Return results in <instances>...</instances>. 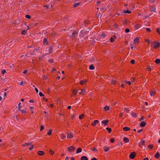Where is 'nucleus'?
Listing matches in <instances>:
<instances>
[{
	"label": "nucleus",
	"instance_id": "f257e3e1",
	"mask_svg": "<svg viewBox=\"0 0 160 160\" xmlns=\"http://www.w3.org/2000/svg\"><path fill=\"white\" fill-rule=\"evenodd\" d=\"M160 46V43L156 41H155L154 42H152L151 45V47H153L154 48H158Z\"/></svg>",
	"mask_w": 160,
	"mask_h": 160
},
{
	"label": "nucleus",
	"instance_id": "f03ea898",
	"mask_svg": "<svg viewBox=\"0 0 160 160\" xmlns=\"http://www.w3.org/2000/svg\"><path fill=\"white\" fill-rule=\"evenodd\" d=\"M135 153L134 152H131L129 156V158L131 159H133L135 156Z\"/></svg>",
	"mask_w": 160,
	"mask_h": 160
},
{
	"label": "nucleus",
	"instance_id": "7ed1b4c3",
	"mask_svg": "<svg viewBox=\"0 0 160 160\" xmlns=\"http://www.w3.org/2000/svg\"><path fill=\"white\" fill-rule=\"evenodd\" d=\"M75 149V148L73 146H70L68 148V151H69L73 152Z\"/></svg>",
	"mask_w": 160,
	"mask_h": 160
},
{
	"label": "nucleus",
	"instance_id": "20e7f679",
	"mask_svg": "<svg viewBox=\"0 0 160 160\" xmlns=\"http://www.w3.org/2000/svg\"><path fill=\"white\" fill-rule=\"evenodd\" d=\"M52 46L50 47L46 51L48 52V53H46L45 55H47L48 54H50L52 52Z\"/></svg>",
	"mask_w": 160,
	"mask_h": 160
},
{
	"label": "nucleus",
	"instance_id": "39448f33",
	"mask_svg": "<svg viewBox=\"0 0 160 160\" xmlns=\"http://www.w3.org/2000/svg\"><path fill=\"white\" fill-rule=\"evenodd\" d=\"M73 136L72 133L71 132L68 133L67 134V137L68 138H72Z\"/></svg>",
	"mask_w": 160,
	"mask_h": 160
},
{
	"label": "nucleus",
	"instance_id": "423d86ee",
	"mask_svg": "<svg viewBox=\"0 0 160 160\" xmlns=\"http://www.w3.org/2000/svg\"><path fill=\"white\" fill-rule=\"evenodd\" d=\"M156 92V91L155 90H151L150 91V96H152L155 95Z\"/></svg>",
	"mask_w": 160,
	"mask_h": 160
},
{
	"label": "nucleus",
	"instance_id": "0eeeda50",
	"mask_svg": "<svg viewBox=\"0 0 160 160\" xmlns=\"http://www.w3.org/2000/svg\"><path fill=\"white\" fill-rule=\"evenodd\" d=\"M150 10L151 12H156V8L155 7L151 6L150 8Z\"/></svg>",
	"mask_w": 160,
	"mask_h": 160
},
{
	"label": "nucleus",
	"instance_id": "6e6552de",
	"mask_svg": "<svg viewBox=\"0 0 160 160\" xmlns=\"http://www.w3.org/2000/svg\"><path fill=\"white\" fill-rule=\"evenodd\" d=\"M37 154L39 155L42 156L44 154V152L43 151H39L37 152Z\"/></svg>",
	"mask_w": 160,
	"mask_h": 160
},
{
	"label": "nucleus",
	"instance_id": "1a4fd4ad",
	"mask_svg": "<svg viewBox=\"0 0 160 160\" xmlns=\"http://www.w3.org/2000/svg\"><path fill=\"white\" fill-rule=\"evenodd\" d=\"M98 122V120H94L93 122L92 123V125L93 126H95Z\"/></svg>",
	"mask_w": 160,
	"mask_h": 160
},
{
	"label": "nucleus",
	"instance_id": "9d476101",
	"mask_svg": "<svg viewBox=\"0 0 160 160\" xmlns=\"http://www.w3.org/2000/svg\"><path fill=\"white\" fill-rule=\"evenodd\" d=\"M144 141L142 140L139 142V146L142 147L143 145H144Z\"/></svg>",
	"mask_w": 160,
	"mask_h": 160
},
{
	"label": "nucleus",
	"instance_id": "9b49d317",
	"mask_svg": "<svg viewBox=\"0 0 160 160\" xmlns=\"http://www.w3.org/2000/svg\"><path fill=\"white\" fill-rule=\"evenodd\" d=\"M139 38L138 37H137L133 41L135 44H137L139 42Z\"/></svg>",
	"mask_w": 160,
	"mask_h": 160
},
{
	"label": "nucleus",
	"instance_id": "f8f14e48",
	"mask_svg": "<svg viewBox=\"0 0 160 160\" xmlns=\"http://www.w3.org/2000/svg\"><path fill=\"white\" fill-rule=\"evenodd\" d=\"M108 122V120L106 119V120H104L102 121V123L104 124L105 126L107 125Z\"/></svg>",
	"mask_w": 160,
	"mask_h": 160
},
{
	"label": "nucleus",
	"instance_id": "ddd939ff",
	"mask_svg": "<svg viewBox=\"0 0 160 160\" xmlns=\"http://www.w3.org/2000/svg\"><path fill=\"white\" fill-rule=\"evenodd\" d=\"M123 141L125 143H127L129 141V139L126 137H124L123 138Z\"/></svg>",
	"mask_w": 160,
	"mask_h": 160
},
{
	"label": "nucleus",
	"instance_id": "4468645a",
	"mask_svg": "<svg viewBox=\"0 0 160 160\" xmlns=\"http://www.w3.org/2000/svg\"><path fill=\"white\" fill-rule=\"evenodd\" d=\"M146 125V122H145L144 121H142V122H141V123L140 124V126L141 127H143L145 126Z\"/></svg>",
	"mask_w": 160,
	"mask_h": 160
},
{
	"label": "nucleus",
	"instance_id": "2eb2a0df",
	"mask_svg": "<svg viewBox=\"0 0 160 160\" xmlns=\"http://www.w3.org/2000/svg\"><path fill=\"white\" fill-rule=\"evenodd\" d=\"M116 79L114 78H113L112 80H111V83L112 84H115V83H116Z\"/></svg>",
	"mask_w": 160,
	"mask_h": 160
},
{
	"label": "nucleus",
	"instance_id": "dca6fc26",
	"mask_svg": "<svg viewBox=\"0 0 160 160\" xmlns=\"http://www.w3.org/2000/svg\"><path fill=\"white\" fill-rule=\"evenodd\" d=\"M123 130L125 131H128L130 130V128L128 127H125L123 128Z\"/></svg>",
	"mask_w": 160,
	"mask_h": 160
},
{
	"label": "nucleus",
	"instance_id": "f3484780",
	"mask_svg": "<svg viewBox=\"0 0 160 160\" xmlns=\"http://www.w3.org/2000/svg\"><path fill=\"white\" fill-rule=\"evenodd\" d=\"M88 158L86 156H83L81 158V160H88Z\"/></svg>",
	"mask_w": 160,
	"mask_h": 160
},
{
	"label": "nucleus",
	"instance_id": "a211bd4d",
	"mask_svg": "<svg viewBox=\"0 0 160 160\" xmlns=\"http://www.w3.org/2000/svg\"><path fill=\"white\" fill-rule=\"evenodd\" d=\"M87 81L86 79L81 80L80 82V84L81 85L84 84Z\"/></svg>",
	"mask_w": 160,
	"mask_h": 160
},
{
	"label": "nucleus",
	"instance_id": "6ab92c4d",
	"mask_svg": "<svg viewBox=\"0 0 160 160\" xmlns=\"http://www.w3.org/2000/svg\"><path fill=\"white\" fill-rule=\"evenodd\" d=\"M31 145V143L30 142H28L27 143H25L23 146L26 147H28L29 146H30Z\"/></svg>",
	"mask_w": 160,
	"mask_h": 160
},
{
	"label": "nucleus",
	"instance_id": "aec40b11",
	"mask_svg": "<svg viewBox=\"0 0 160 160\" xmlns=\"http://www.w3.org/2000/svg\"><path fill=\"white\" fill-rule=\"evenodd\" d=\"M103 149L104 150V151L106 152H107L109 151V147H107V146H105L103 148Z\"/></svg>",
	"mask_w": 160,
	"mask_h": 160
},
{
	"label": "nucleus",
	"instance_id": "412c9836",
	"mask_svg": "<svg viewBox=\"0 0 160 160\" xmlns=\"http://www.w3.org/2000/svg\"><path fill=\"white\" fill-rule=\"evenodd\" d=\"M80 94L84 95L85 93V91L83 89H81V92H79Z\"/></svg>",
	"mask_w": 160,
	"mask_h": 160
},
{
	"label": "nucleus",
	"instance_id": "4be33fe9",
	"mask_svg": "<svg viewBox=\"0 0 160 160\" xmlns=\"http://www.w3.org/2000/svg\"><path fill=\"white\" fill-rule=\"evenodd\" d=\"M155 157L156 158H158L159 157V153L158 152L157 153L154 155Z\"/></svg>",
	"mask_w": 160,
	"mask_h": 160
},
{
	"label": "nucleus",
	"instance_id": "5701e85b",
	"mask_svg": "<svg viewBox=\"0 0 160 160\" xmlns=\"http://www.w3.org/2000/svg\"><path fill=\"white\" fill-rule=\"evenodd\" d=\"M77 35V33L76 32L74 31L72 34V36L73 37H76Z\"/></svg>",
	"mask_w": 160,
	"mask_h": 160
},
{
	"label": "nucleus",
	"instance_id": "b1692460",
	"mask_svg": "<svg viewBox=\"0 0 160 160\" xmlns=\"http://www.w3.org/2000/svg\"><path fill=\"white\" fill-rule=\"evenodd\" d=\"M82 151V149L81 148H78L77 149L76 153H78L81 152Z\"/></svg>",
	"mask_w": 160,
	"mask_h": 160
},
{
	"label": "nucleus",
	"instance_id": "393cba45",
	"mask_svg": "<svg viewBox=\"0 0 160 160\" xmlns=\"http://www.w3.org/2000/svg\"><path fill=\"white\" fill-rule=\"evenodd\" d=\"M89 68L90 70H93L94 69V67L93 65H91L89 66Z\"/></svg>",
	"mask_w": 160,
	"mask_h": 160
},
{
	"label": "nucleus",
	"instance_id": "a878e982",
	"mask_svg": "<svg viewBox=\"0 0 160 160\" xmlns=\"http://www.w3.org/2000/svg\"><path fill=\"white\" fill-rule=\"evenodd\" d=\"M78 92V91L76 90H74L72 92V93L74 95H76Z\"/></svg>",
	"mask_w": 160,
	"mask_h": 160
},
{
	"label": "nucleus",
	"instance_id": "bb28decb",
	"mask_svg": "<svg viewBox=\"0 0 160 160\" xmlns=\"http://www.w3.org/2000/svg\"><path fill=\"white\" fill-rule=\"evenodd\" d=\"M43 43L44 44H46V45H47L48 41H47V39L46 38H44Z\"/></svg>",
	"mask_w": 160,
	"mask_h": 160
},
{
	"label": "nucleus",
	"instance_id": "cd10ccee",
	"mask_svg": "<svg viewBox=\"0 0 160 160\" xmlns=\"http://www.w3.org/2000/svg\"><path fill=\"white\" fill-rule=\"evenodd\" d=\"M61 138L62 139H63L66 138V136L64 134H61Z\"/></svg>",
	"mask_w": 160,
	"mask_h": 160
},
{
	"label": "nucleus",
	"instance_id": "c85d7f7f",
	"mask_svg": "<svg viewBox=\"0 0 160 160\" xmlns=\"http://www.w3.org/2000/svg\"><path fill=\"white\" fill-rule=\"evenodd\" d=\"M131 116H132V117H133L134 118H136L137 117V115H136V113H134V112H132L131 113Z\"/></svg>",
	"mask_w": 160,
	"mask_h": 160
},
{
	"label": "nucleus",
	"instance_id": "c756f323",
	"mask_svg": "<svg viewBox=\"0 0 160 160\" xmlns=\"http://www.w3.org/2000/svg\"><path fill=\"white\" fill-rule=\"evenodd\" d=\"M80 2H78L77 3H75L73 5V7L74 8H76L77 7L78 5H79L80 4Z\"/></svg>",
	"mask_w": 160,
	"mask_h": 160
},
{
	"label": "nucleus",
	"instance_id": "7c9ffc66",
	"mask_svg": "<svg viewBox=\"0 0 160 160\" xmlns=\"http://www.w3.org/2000/svg\"><path fill=\"white\" fill-rule=\"evenodd\" d=\"M155 62L156 63L158 64L160 63V59H157Z\"/></svg>",
	"mask_w": 160,
	"mask_h": 160
},
{
	"label": "nucleus",
	"instance_id": "2f4dec72",
	"mask_svg": "<svg viewBox=\"0 0 160 160\" xmlns=\"http://www.w3.org/2000/svg\"><path fill=\"white\" fill-rule=\"evenodd\" d=\"M105 36L106 35L105 34L102 33L100 35L101 38H103L105 37Z\"/></svg>",
	"mask_w": 160,
	"mask_h": 160
},
{
	"label": "nucleus",
	"instance_id": "473e14b6",
	"mask_svg": "<svg viewBox=\"0 0 160 160\" xmlns=\"http://www.w3.org/2000/svg\"><path fill=\"white\" fill-rule=\"evenodd\" d=\"M52 132V130L50 129L49 130V131L47 132V134L48 135H50L51 134Z\"/></svg>",
	"mask_w": 160,
	"mask_h": 160
},
{
	"label": "nucleus",
	"instance_id": "72a5a7b5",
	"mask_svg": "<svg viewBox=\"0 0 160 160\" xmlns=\"http://www.w3.org/2000/svg\"><path fill=\"white\" fill-rule=\"evenodd\" d=\"M106 129L108 131L109 133H110L111 132L112 130L110 128H107Z\"/></svg>",
	"mask_w": 160,
	"mask_h": 160
},
{
	"label": "nucleus",
	"instance_id": "f704fd0d",
	"mask_svg": "<svg viewBox=\"0 0 160 160\" xmlns=\"http://www.w3.org/2000/svg\"><path fill=\"white\" fill-rule=\"evenodd\" d=\"M21 112L25 114V113L26 112V110H21V108H20V110H19Z\"/></svg>",
	"mask_w": 160,
	"mask_h": 160
},
{
	"label": "nucleus",
	"instance_id": "c9c22d12",
	"mask_svg": "<svg viewBox=\"0 0 160 160\" xmlns=\"http://www.w3.org/2000/svg\"><path fill=\"white\" fill-rule=\"evenodd\" d=\"M104 109L105 111H107L109 109V107L108 106H106L104 107Z\"/></svg>",
	"mask_w": 160,
	"mask_h": 160
},
{
	"label": "nucleus",
	"instance_id": "e433bc0d",
	"mask_svg": "<svg viewBox=\"0 0 160 160\" xmlns=\"http://www.w3.org/2000/svg\"><path fill=\"white\" fill-rule=\"evenodd\" d=\"M125 82L127 83V84H128L129 85H131V82H130V81H125Z\"/></svg>",
	"mask_w": 160,
	"mask_h": 160
},
{
	"label": "nucleus",
	"instance_id": "4c0bfd02",
	"mask_svg": "<svg viewBox=\"0 0 160 160\" xmlns=\"http://www.w3.org/2000/svg\"><path fill=\"white\" fill-rule=\"evenodd\" d=\"M26 33V31L25 30H23L22 32V35H25Z\"/></svg>",
	"mask_w": 160,
	"mask_h": 160
},
{
	"label": "nucleus",
	"instance_id": "58836bf2",
	"mask_svg": "<svg viewBox=\"0 0 160 160\" xmlns=\"http://www.w3.org/2000/svg\"><path fill=\"white\" fill-rule=\"evenodd\" d=\"M84 117V115L83 114H81V115H80L79 116V119H82Z\"/></svg>",
	"mask_w": 160,
	"mask_h": 160
},
{
	"label": "nucleus",
	"instance_id": "ea45409f",
	"mask_svg": "<svg viewBox=\"0 0 160 160\" xmlns=\"http://www.w3.org/2000/svg\"><path fill=\"white\" fill-rule=\"evenodd\" d=\"M124 111L127 113H128L129 111V110L126 108H125L124 109Z\"/></svg>",
	"mask_w": 160,
	"mask_h": 160
},
{
	"label": "nucleus",
	"instance_id": "a19ab883",
	"mask_svg": "<svg viewBox=\"0 0 160 160\" xmlns=\"http://www.w3.org/2000/svg\"><path fill=\"white\" fill-rule=\"evenodd\" d=\"M25 82H24L23 81H21L19 84L21 85H24L25 84Z\"/></svg>",
	"mask_w": 160,
	"mask_h": 160
},
{
	"label": "nucleus",
	"instance_id": "79ce46f5",
	"mask_svg": "<svg viewBox=\"0 0 160 160\" xmlns=\"http://www.w3.org/2000/svg\"><path fill=\"white\" fill-rule=\"evenodd\" d=\"M110 41L111 42H113L114 41V38L113 37L111 38Z\"/></svg>",
	"mask_w": 160,
	"mask_h": 160
},
{
	"label": "nucleus",
	"instance_id": "37998d69",
	"mask_svg": "<svg viewBox=\"0 0 160 160\" xmlns=\"http://www.w3.org/2000/svg\"><path fill=\"white\" fill-rule=\"evenodd\" d=\"M53 62V59H51L49 60V62L52 63Z\"/></svg>",
	"mask_w": 160,
	"mask_h": 160
},
{
	"label": "nucleus",
	"instance_id": "c03bdc74",
	"mask_svg": "<svg viewBox=\"0 0 160 160\" xmlns=\"http://www.w3.org/2000/svg\"><path fill=\"white\" fill-rule=\"evenodd\" d=\"M49 152L52 155L54 153V151L52 150H50L49 151Z\"/></svg>",
	"mask_w": 160,
	"mask_h": 160
},
{
	"label": "nucleus",
	"instance_id": "a18cd8bd",
	"mask_svg": "<svg viewBox=\"0 0 160 160\" xmlns=\"http://www.w3.org/2000/svg\"><path fill=\"white\" fill-rule=\"evenodd\" d=\"M39 94L40 97H42L44 96V94L41 92H40Z\"/></svg>",
	"mask_w": 160,
	"mask_h": 160
},
{
	"label": "nucleus",
	"instance_id": "49530a36",
	"mask_svg": "<svg viewBox=\"0 0 160 160\" xmlns=\"http://www.w3.org/2000/svg\"><path fill=\"white\" fill-rule=\"evenodd\" d=\"M156 0H148L149 2H150L151 3H154Z\"/></svg>",
	"mask_w": 160,
	"mask_h": 160
},
{
	"label": "nucleus",
	"instance_id": "de8ad7c7",
	"mask_svg": "<svg viewBox=\"0 0 160 160\" xmlns=\"http://www.w3.org/2000/svg\"><path fill=\"white\" fill-rule=\"evenodd\" d=\"M34 52H35V51H34V50H33V51H32V52L31 53V54L32 55L34 56L35 55V54H34Z\"/></svg>",
	"mask_w": 160,
	"mask_h": 160
},
{
	"label": "nucleus",
	"instance_id": "09e8293b",
	"mask_svg": "<svg viewBox=\"0 0 160 160\" xmlns=\"http://www.w3.org/2000/svg\"><path fill=\"white\" fill-rule=\"evenodd\" d=\"M21 104V103L20 102H19L18 103V109L20 110V108H21V107H22L21 106H20V105Z\"/></svg>",
	"mask_w": 160,
	"mask_h": 160
},
{
	"label": "nucleus",
	"instance_id": "8fccbe9b",
	"mask_svg": "<svg viewBox=\"0 0 160 160\" xmlns=\"http://www.w3.org/2000/svg\"><path fill=\"white\" fill-rule=\"evenodd\" d=\"M25 17L26 18H28V19H29L31 18V17L30 16V15H26V16H25Z\"/></svg>",
	"mask_w": 160,
	"mask_h": 160
},
{
	"label": "nucleus",
	"instance_id": "3c124183",
	"mask_svg": "<svg viewBox=\"0 0 160 160\" xmlns=\"http://www.w3.org/2000/svg\"><path fill=\"white\" fill-rule=\"evenodd\" d=\"M124 12L125 13H129V14L131 12L130 11H129L128 10L125 11H124Z\"/></svg>",
	"mask_w": 160,
	"mask_h": 160
},
{
	"label": "nucleus",
	"instance_id": "603ef678",
	"mask_svg": "<svg viewBox=\"0 0 160 160\" xmlns=\"http://www.w3.org/2000/svg\"><path fill=\"white\" fill-rule=\"evenodd\" d=\"M125 31L126 33H128L129 32L130 30L129 29L127 28L125 29Z\"/></svg>",
	"mask_w": 160,
	"mask_h": 160
},
{
	"label": "nucleus",
	"instance_id": "864d4df0",
	"mask_svg": "<svg viewBox=\"0 0 160 160\" xmlns=\"http://www.w3.org/2000/svg\"><path fill=\"white\" fill-rule=\"evenodd\" d=\"M148 147L150 149H151L152 148L153 146L152 145H149L148 146Z\"/></svg>",
	"mask_w": 160,
	"mask_h": 160
},
{
	"label": "nucleus",
	"instance_id": "5fc2aeb1",
	"mask_svg": "<svg viewBox=\"0 0 160 160\" xmlns=\"http://www.w3.org/2000/svg\"><path fill=\"white\" fill-rule=\"evenodd\" d=\"M131 63L132 64H133L134 63H135V60H132L131 61Z\"/></svg>",
	"mask_w": 160,
	"mask_h": 160
},
{
	"label": "nucleus",
	"instance_id": "6e6d98bb",
	"mask_svg": "<svg viewBox=\"0 0 160 160\" xmlns=\"http://www.w3.org/2000/svg\"><path fill=\"white\" fill-rule=\"evenodd\" d=\"M33 149V145H32L29 148V149L30 150H32Z\"/></svg>",
	"mask_w": 160,
	"mask_h": 160
},
{
	"label": "nucleus",
	"instance_id": "4d7b16f0",
	"mask_svg": "<svg viewBox=\"0 0 160 160\" xmlns=\"http://www.w3.org/2000/svg\"><path fill=\"white\" fill-rule=\"evenodd\" d=\"M110 141L111 143H113L114 141V139L113 138H112L111 139Z\"/></svg>",
	"mask_w": 160,
	"mask_h": 160
},
{
	"label": "nucleus",
	"instance_id": "13d9d810",
	"mask_svg": "<svg viewBox=\"0 0 160 160\" xmlns=\"http://www.w3.org/2000/svg\"><path fill=\"white\" fill-rule=\"evenodd\" d=\"M157 32L158 34H160V31H159V29L158 28H157Z\"/></svg>",
	"mask_w": 160,
	"mask_h": 160
},
{
	"label": "nucleus",
	"instance_id": "bf43d9fd",
	"mask_svg": "<svg viewBox=\"0 0 160 160\" xmlns=\"http://www.w3.org/2000/svg\"><path fill=\"white\" fill-rule=\"evenodd\" d=\"M44 128V126H41V128H40V131H41Z\"/></svg>",
	"mask_w": 160,
	"mask_h": 160
},
{
	"label": "nucleus",
	"instance_id": "052dcab7",
	"mask_svg": "<svg viewBox=\"0 0 160 160\" xmlns=\"http://www.w3.org/2000/svg\"><path fill=\"white\" fill-rule=\"evenodd\" d=\"M142 131V129H139V130H137V132L138 133H140V132H141Z\"/></svg>",
	"mask_w": 160,
	"mask_h": 160
},
{
	"label": "nucleus",
	"instance_id": "680f3d73",
	"mask_svg": "<svg viewBox=\"0 0 160 160\" xmlns=\"http://www.w3.org/2000/svg\"><path fill=\"white\" fill-rule=\"evenodd\" d=\"M92 151H93V152H95L96 151H97V149L96 148H93V149H92Z\"/></svg>",
	"mask_w": 160,
	"mask_h": 160
},
{
	"label": "nucleus",
	"instance_id": "e2e57ef3",
	"mask_svg": "<svg viewBox=\"0 0 160 160\" xmlns=\"http://www.w3.org/2000/svg\"><path fill=\"white\" fill-rule=\"evenodd\" d=\"M6 72V71H2V74H4Z\"/></svg>",
	"mask_w": 160,
	"mask_h": 160
},
{
	"label": "nucleus",
	"instance_id": "0e129e2a",
	"mask_svg": "<svg viewBox=\"0 0 160 160\" xmlns=\"http://www.w3.org/2000/svg\"><path fill=\"white\" fill-rule=\"evenodd\" d=\"M144 119V118L143 117H142L140 119V121H141Z\"/></svg>",
	"mask_w": 160,
	"mask_h": 160
},
{
	"label": "nucleus",
	"instance_id": "69168bd1",
	"mask_svg": "<svg viewBox=\"0 0 160 160\" xmlns=\"http://www.w3.org/2000/svg\"><path fill=\"white\" fill-rule=\"evenodd\" d=\"M29 102L31 103H33L34 102V101L32 100H29Z\"/></svg>",
	"mask_w": 160,
	"mask_h": 160
},
{
	"label": "nucleus",
	"instance_id": "338daca9",
	"mask_svg": "<svg viewBox=\"0 0 160 160\" xmlns=\"http://www.w3.org/2000/svg\"><path fill=\"white\" fill-rule=\"evenodd\" d=\"M101 3V1H98L97 2V5Z\"/></svg>",
	"mask_w": 160,
	"mask_h": 160
},
{
	"label": "nucleus",
	"instance_id": "774afa93",
	"mask_svg": "<svg viewBox=\"0 0 160 160\" xmlns=\"http://www.w3.org/2000/svg\"><path fill=\"white\" fill-rule=\"evenodd\" d=\"M91 160H97L96 158H93L91 159Z\"/></svg>",
	"mask_w": 160,
	"mask_h": 160
}]
</instances>
